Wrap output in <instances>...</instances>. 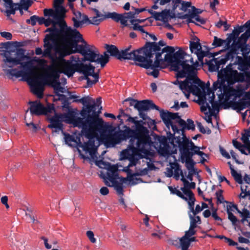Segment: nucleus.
Masks as SVG:
<instances>
[{
	"mask_svg": "<svg viewBox=\"0 0 250 250\" xmlns=\"http://www.w3.org/2000/svg\"><path fill=\"white\" fill-rule=\"evenodd\" d=\"M46 37H49V40L46 38L44 40L43 46L45 48L44 56L56 58V60L63 63L65 62L74 66V69L83 75V79L87 80L88 87L98 81V74L94 73L95 67L90 64L82 63L78 55L72 56L67 61L63 59L72 53H80L81 45H79L78 42L85 43L78 31L66 26L64 23V25H62L60 30L55 29L51 36Z\"/></svg>",
	"mask_w": 250,
	"mask_h": 250,
	"instance_id": "1",
	"label": "nucleus"
},
{
	"mask_svg": "<svg viewBox=\"0 0 250 250\" xmlns=\"http://www.w3.org/2000/svg\"><path fill=\"white\" fill-rule=\"evenodd\" d=\"M75 111L69 110L66 113L57 114L49 118L50 124L48 127L53 128V132H58L62 130V122L72 124L74 126L82 128V133L88 141L82 144L80 136L70 135L63 133L65 142L69 146H77L85 152L88 153L92 160H96L97 149L99 146V139H101L105 143L104 138L106 137V127L101 119H96L88 116L86 118L78 116Z\"/></svg>",
	"mask_w": 250,
	"mask_h": 250,
	"instance_id": "2",
	"label": "nucleus"
},
{
	"mask_svg": "<svg viewBox=\"0 0 250 250\" xmlns=\"http://www.w3.org/2000/svg\"><path fill=\"white\" fill-rule=\"evenodd\" d=\"M217 77V80L213 83V91L208 89L205 93L206 106H201L202 111L206 110L207 108L209 111L218 109L219 104L214 101L215 93L220 102L231 103L241 96L242 91L250 85V72L238 73L237 70H233L231 65L218 71ZM249 106L250 89L245 93L244 99L238 103V107L241 110Z\"/></svg>",
	"mask_w": 250,
	"mask_h": 250,
	"instance_id": "3",
	"label": "nucleus"
},
{
	"mask_svg": "<svg viewBox=\"0 0 250 250\" xmlns=\"http://www.w3.org/2000/svg\"><path fill=\"white\" fill-rule=\"evenodd\" d=\"M155 48L152 49V58L155 56V60L151 63V70H148L146 73L156 78L158 77L159 71L170 64L175 71L178 72V78L187 77L183 82L176 80L174 83H179V86L187 98L188 99L190 93L198 95L201 92L200 88L204 84L199 79L195 76L193 67L187 63L188 60L184 61L183 53L178 51L174 53V47L167 46L161 50L156 44L152 43Z\"/></svg>",
	"mask_w": 250,
	"mask_h": 250,
	"instance_id": "4",
	"label": "nucleus"
},
{
	"mask_svg": "<svg viewBox=\"0 0 250 250\" xmlns=\"http://www.w3.org/2000/svg\"><path fill=\"white\" fill-rule=\"evenodd\" d=\"M124 116L128 117L126 121L135 125V128L127 127L124 130L109 133L104 139L105 144L110 147L130 138L129 146L122 151L121 156L122 159L129 160V163L124 170L131 173L130 167L135 166L140 163L141 159L146 158L149 155L151 141L147 129L143 126V121H138L137 117H132L126 114Z\"/></svg>",
	"mask_w": 250,
	"mask_h": 250,
	"instance_id": "5",
	"label": "nucleus"
},
{
	"mask_svg": "<svg viewBox=\"0 0 250 250\" xmlns=\"http://www.w3.org/2000/svg\"><path fill=\"white\" fill-rule=\"evenodd\" d=\"M0 55L3 57V61L7 67H13L20 65V70L11 69L8 70V73L17 78L22 77L30 85L32 92L38 98H42L46 80L42 74L36 71V68L33 66V62H37L41 68L46 66L47 62L44 59L35 58L23 62L25 60L29 59V57L24 55L22 49L3 50Z\"/></svg>",
	"mask_w": 250,
	"mask_h": 250,
	"instance_id": "6",
	"label": "nucleus"
},
{
	"mask_svg": "<svg viewBox=\"0 0 250 250\" xmlns=\"http://www.w3.org/2000/svg\"><path fill=\"white\" fill-rule=\"evenodd\" d=\"M51 61V64L48 67L47 77L48 80H46V83L48 81L49 84L54 88L55 92L59 94V93H63L65 92V88L61 86L60 83L58 79L60 73H64L70 77L73 75L76 70L74 69V66L70 65L68 63L64 62V63L59 61L56 60V58H50Z\"/></svg>",
	"mask_w": 250,
	"mask_h": 250,
	"instance_id": "7",
	"label": "nucleus"
},
{
	"mask_svg": "<svg viewBox=\"0 0 250 250\" xmlns=\"http://www.w3.org/2000/svg\"><path fill=\"white\" fill-rule=\"evenodd\" d=\"M131 47L129 45L125 49L119 51L118 59L133 60L138 62L136 63L137 65L151 71L152 61L150 59L152 58V49L154 48L155 46L152 43H146L142 48L129 52Z\"/></svg>",
	"mask_w": 250,
	"mask_h": 250,
	"instance_id": "8",
	"label": "nucleus"
},
{
	"mask_svg": "<svg viewBox=\"0 0 250 250\" xmlns=\"http://www.w3.org/2000/svg\"><path fill=\"white\" fill-rule=\"evenodd\" d=\"M160 116L167 127L169 129L171 127L173 134L175 135L174 141L179 138L182 140L183 137H187L184 134L185 128L193 130L195 128L193 121L190 119L187 120V123L181 119L177 113H171L168 111H162Z\"/></svg>",
	"mask_w": 250,
	"mask_h": 250,
	"instance_id": "9",
	"label": "nucleus"
},
{
	"mask_svg": "<svg viewBox=\"0 0 250 250\" xmlns=\"http://www.w3.org/2000/svg\"><path fill=\"white\" fill-rule=\"evenodd\" d=\"M176 143L178 145L182 159L186 163L187 168L191 170L194 167V163L192 160L193 155L197 154L200 157L205 153L200 151V147L194 145V143L188 138L183 137L182 140L178 139Z\"/></svg>",
	"mask_w": 250,
	"mask_h": 250,
	"instance_id": "10",
	"label": "nucleus"
},
{
	"mask_svg": "<svg viewBox=\"0 0 250 250\" xmlns=\"http://www.w3.org/2000/svg\"><path fill=\"white\" fill-rule=\"evenodd\" d=\"M81 49L80 53H81L84 58L91 62H96L100 63L102 67H104L106 63L109 61V55L106 52L104 55H100L96 49L87 48L83 45H80Z\"/></svg>",
	"mask_w": 250,
	"mask_h": 250,
	"instance_id": "11",
	"label": "nucleus"
},
{
	"mask_svg": "<svg viewBox=\"0 0 250 250\" xmlns=\"http://www.w3.org/2000/svg\"><path fill=\"white\" fill-rule=\"evenodd\" d=\"M245 26L248 29L244 33L241 35L237 41H236L237 38L240 34L238 33L237 29L233 31L234 35L233 36L229 37L233 39L232 40L233 42L231 44V53L232 54H236V51L241 48L242 45L245 44L250 37V20L246 22Z\"/></svg>",
	"mask_w": 250,
	"mask_h": 250,
	"instance_id": "12",
	"label": "nucleus"
},
{
	"mask_svg": "<svg viewBox=\"0 0 250 250\" xmlns=\"http://www.w3.org/2000/svg\"><path fill=\"white\" fill-rule=\"evenodd\" d=\"M79 101L86 106L85 111L88 114V116L93 117L99 119L97 116L101 113L102 107L101 106L102 103L101 98L99 97L96 99V103L94 99L89 97H83Z\"/></svg>",
	"mask_w": 250,
	"mask_h": 250,
	"instance_id": "13",
	"label": "nucleus"
},
{
	"mask_svg": "<svg viewBox=\"0 0 250 250\" xmlns=\"http://www.w3.org/2000/svg\"><path fill=\"white\" fill-rule=\"evenodd\" d=\"M98 158L96 160H93L96 161V165L101 168L105 169L106 171L105 174L102 171L101 174H104L103 178L105 180V183H111L117 180L118 177V167L115 165H111L108 163H106L102 160L98 161Z\"/></svg>",
	"mask_w": 250,
	"mask_h": 250,
	"instance_id": "14",
	"label": "nucleus"
},
{
	"mask_svg": "<svg viewBox=\"0 0 250 250\" xmlns=\"http://www.w3.org/2000/svg\"><path fill=\"white\" fill-rule=\"evenodd\" d=\"M125 102L128 101L130 106H133L138 111H147L150 109H155L160 111L159 107L155 105L151 100L138 101L132 98H127L125 100Z\"/></svg>",
	"mask_w": 250,
	"mask_h": 250,
	"instance_id": "15",
	"label": "nucleus"
},
{
	"mask_svg": "<svg viewBox=\"0 0 250 250\" xmlns=\"http://www.w3.org/2000/svg\"><path fill=\"white\" fill-rule=\"evenodd\" d=\"M154 4L152 6L151 8L148 10V12L151 14L153 18L156 20L162 21L164 22H166L171 19L172 17L170 15L169 10L165 9L159 12L155 11L154 10L158 8V4L161 5L160 4L159 1H154Z\"/></svg>",
	"mask_w": 250,
	"mask_h": 250,
	"instance_id": "16",
	"label": "nucleus"
},
{
	"mask_svg": "<svg viewBox=\"0 0 250 250\" xmlns=\"http://www.w3.org/2000/svg\"><path fill=\"white\" fill-rule=\"evenodd\" d=\"M202 12V11L201 9L191 6V9L188 10V13L184 16V18L187 19L188 23L192 22L197 25L203 24L206 22V21L199 16Z\"/></svg>",
	"mask_w": 250,
	"mask_h": 250,
	"instance_id": "17",
	"label": "nucleus"
},
{
	"mask_svg": "<svg viewBox=\"0 0 250 250\" xmlns=\"http://www.w3.org/2000/svg\"><path fill=\"white\" fill-rule=\"evenodd\" d=\"M30 104V110L32 114L36 115H47L54 111V107L52 106L49 105L47 107H45L38 101L31 102Z\"/></svg>",
	"mask_w": 250,
	"mask_h": 250,
	"instance_id": "18",
	"label": "nucleus"
},
{
	"mask_svg": "<svg viewBox=\"0 0 250 250\" xmlns=\"http://www.w3.org/2000/svg\"><path fill=\"white\" fill-rule=\"evenodd\" d=\"M190 49L192 53L196 55L199 61L202 62L204 57L207 55V52L202 50L199 39H197L195 41L190 42Z\"/></svg>",
	"mask_w": 250,
	"mask_h": 250,
	"instance_id": "19",
	"label": "nucleus"
},
{
	"mask_svg": "<svg viewBox=\"0 0 250 250\" xmlns=\"http://www.w3.org/2000/svg\"><path fill=\"white\" fill-rule=\"evenodd\" d=\"M196 233L189 234L188 230L186 231L185 235L179 239V248H181V250H189L190 243L196 241V238L193 236Z\"/></svg>",
	"mask_w": 250,
	"mask_h": 250,
	"instance_id": "20",
	"label": "nucleus"
},
{
	"mask_svg": "<svg viewBox=\"0 0 250 250\" xmlns=\"http://www.w3.org/2000/svg\"><path fill=\"white\" fill-rule=\"evenodd\" d=\"M189 218L190 220V226L188 230V233L193 234L196 233V228H197L198 225L201 224V220L199 216L189 213Z\"/></svg>",
	"mask_w": 250,
	"mask_h": 250,
	"instance_id": "21",
	"label": "nucleus"
},
{
	"mask_svg": "<svg viewBox=\"0 0 250 250\" xmlns=\"http://www.w3.org/2000/svg\"><path fill=\"white\" fill-rule=\"evenodd\" d=\"M96 16H94L89 20V22L91 24L98 25L101 21L106 19H110L108 15L110 14V12H104V14L101 13L98 10L94 9Z\"/></svg>",
	"mask_w": 250,
	"mask_h": 250,
	"instance_id": "22",
	"label": "nucleus"
},
{
	"mask_svg": "<svg viewBox=\"0 0 250 250\" xmlns=\"http://www.w3.org/2000/svg\"><path fill=\"white\" fill-rule=\"evenodd\" d=\"M75 17H73L72 20L74 22V26L78 28L80 27L83 23L85 22L88 20V17L79 11H73Z\"/></svg>",
	"mask_w": 250,
	"mask_h": 250,
	"instance_id": "23",
	"label": "nucleus"
},
{
	"mask_svg": "<svg viewBox=\"0 0 250 250\" xmlns=\"http://www.w3.org/2000/svg\"><path fill=\"white\" fill-rule=\"evenodd\" d=\"M233 39L231 38H227L226 40H222L217 37H214V40L212 45L215 47L225 46V48L229 49L231 53V43Z\"/></svg>",
	"mask_w": 250,
	"mask_h": 250,
	"instance_id": "24",
	"label": "nucleus"
},
{
	"mask_svg": "<svg viewBox=\"0 0 250 250\" xmlns=\"http://www.w3.org/2000/svg\"><path fill=\"white\" fill-rule=\"evenodd\" d=\"M4 2V6L6 8H8L6 11L8 15L14 14L15 11L20 10L21 12L22 8L19 3H13L12 0H3Z\"/></svg>",
	"mask_w": 250,
	"mask_h": 250,
	"instance_id": "25",
	"label": "nucleus"
},
{
	"mask_svg": "<svg viewBox=\"0 0 250 250\" xmlns=\"http://www.w3.org/2000/svg\"><path fill=\"white\" fill-rule=\"evenodd\" d=\"M234 210H237L238 212L241 214V217L243 218L242 219V222H244L245 221H248L247 219L248 218H250V212L247 209H243L242 211L238 210L236 206L232 205V206H228L227 208V213L229 214V212L232 213V211H234Z\"/></svg>",
	"mask_w": 250,
	"mask_h": 250,
	"instance_id": "26",
	"label": "nucleus"
},
{
	"mask_svg": "<svg viewBox=\"0 0 250 250\" xmlns=\"http://www.w3.org/2000/svg\"><path fill=\"white\" fill-rule=\"evenodd\" d=\"M108 17L116 22L120 21L121 23L124 26L127 25L128 19L127 17L124 15L123 14H118L115 12H110V14L108 15Z\"/></svg>",
	"mask_w": 250,
	"mask_h": 250,
	"instance_id": "27",
	"label": "nucleus"
},
{
	"mask_svg": "<svg viewBox=\"0 0 250 250\" xmlns=\"http://www.w3.org/2000/svg\"><path fill=\"white\" fill-rule=\"evenodd\" d=\"M158 152L164 157H168L171 154L170 147L168 144L162 143L158 149Z\"/></svg>",
	"mask_w": 250,
	"mask_h": 250,
	"instance_id": "28",
	"label": "nucleus"
},
{
	"mask_svg": "<svg viewBox=\"0 0 250 250\" xmlns=\"http://www.w3.org/2000/svg\"><path fill=\"white\" fill-rule=\"evenodd\" d=\"M195 201V199L192 198V199H190V201H189L188 203V208L191 212L194 215H196L203 210L201 206L200 205H197L195 208H194V203Z\"/></svg>",
	"mask_w": 250,
	"mask_h": 250,
	"instance_id": "29",
	"label": "nucleus"
},
{
	"mask_svg": "<svg viewBox=\"0 0 250 250\" xmlns=\"http://www.w3.org/2000/svg\"><path fill=\"white\" fill-rule=\"evenodd\" d=\"M241 193L239 195L241 198H245L246 197L250 195V184L247 183H242L240 184Z\"/></svg>",
	"mask_w": 250,
	"mask_h": 250,
	"instance_id": "30",
	"label": "nucleus"
},
{
	"mask_svg": "<svg viewBox=\"0 0 250 250\" xmlns=\"http://www.w3.org/2000/svg\"><path fill=\"white\" fill-rule=\"evenodd\" d=\"M105 185L109 187H114L118 194H119V195L123 194V184L119 183L117 181V180L114 181H112L109 183L105 182Z\"/></svg>",
	"mask_w": 250,
	"mask_h": 250,
	"instance_id": "31",
	"label": "nucleus"
},
{
	"mask_svg": "<svg viewBox=\"0 0 250 250\" xmlns=\"http://www.w3.org/2000/svg\"><path fill=\"white\" fill-rule=\"evenodd\" d=\"M55 10L54 12L56 16V20L62 18L65 13L64 8L62 5L54 6Z\"/></svg>",
	"mask_w": 250,
	"mask_h": 250,
	"instance_id": "32",
	"label": "nucleus"
},
{
	"mask_svg": "<svg viewBox=\"0 0 250 250\" xmlns=\"http://www.w3.org/2000/svg\"><path fill=\"white\" fill-rule=\"evenodd\" d=\"M106 49L107 50V52L109 53H110V55L112 56H114L116 57L117 58H118L119 54V51L118 50V48L113 45H106Z\"/></svg>",
	"mask_w": 250,
	"mask_h": 250,
	"instance_id": "33",
	"label": "nucleus"
},
{
	"mask_svg": "<svg viewBox=\"0 0 250 250\" xmlns=\"http://www.w3.org/2000/svg\"><path fill=\"white\" fill-rule=\"evenodd\" d=\"M181 190L183 192L184 195L187 197V200H185L187 201L188 203L190 201V199L194 198V194L187 187L184 186L183 187L181 188Z\"/></svg>",
	"mask_w": 250,
	"mask_h": 250,
	"instance_id": "34",
	"label": "nucleus"
},
{
	"mask_svg": "<svg viewBox=\"0 0 250 250\" xmlns=\"http://www.w3.org/2000/svg\"><path fill=\"white\" fill-rule=\"evenodd\" d=\"M172 165L174 166V168L173 169V175L176 180H178L180 178V176L184 175L182 170L180 168L179 165L176 163H172Z\"/></svg>",
	"mask_w": 250,
	"mask_h": 250,
	"instance_id": "35",
	"label": "nucleus"
},
{
	"mask_svg": "<svg viewBox=\"0 0 250 250\" xmlns=\"http://www.w3.org/2000/svg\"><path fill=\"white\" fill-rule=\"evenodd\" d=\"M44 24H45V26H46V27L49 26L51 24H52L53 25V27L52 28H48L47 29L46 31H51V33L49 35H46V36H47V35H48L49 36H51V34L54 30L58 29L57 28L55 27V23H54V21L49 18L45 20V22L44 23ZM46 38L47 39V40H49V38L47 37H45V38L44 39V40Z\"/></svg>",
	"mask_w": 250,
	"mask_h": 250,
	"instance_id": "36",
	"label": "nucleus"
},
{
	"mask_svg": "<svg viewBox=\"0 0 250 250\" xmlns=\"http://www.w3.org/2000/svg\"><path fill=\"white\" fill-rule=\"evenodd\" d=\"M219 68V62L216 60H212L209 63V69L210 71H218Z\"/></svg>",
	"mask_w": 250,
	"mask_h": 250,
	"instance_id": "37",
	"label": "nucleus"
},
{
	"mask_svg": "<svg viewBox=\"0 0 250 250\" xmlns=\"http://www.w3.org/2000/svg\"><path fill=\"white\" fill-rule=\"evenodd\" d=\"M183 182L184 186H185L189 189L191 188H195V183L194 182L189 183L188 180L186 179L184 175H182V177L181 179Z\"/></svg>",
	"mask_w": 250,
	"mask_h": 250,
	"instance_id": "38",
	"label": "nucleus"
},
{
	"mask_svg": "<svg viewBox=\"0 0 250 250\" xmlns=\"http://www.w3.org/2000/svg\"><path fill=\"white\" fill-rule=\"evenodd\" d=\"M232 176L234 178L235 180L239 184H242L243 182L242 176L240 174L237 172L234 169H232L231 172Z\"/></svg>",
	"mask_w": 250,
	"mask_h": 250,
	"instance_id": "39",
	"label": "nucleus"
},
{
	"mask_svg": "<svg viewBox=\"0 0 250 250\" xmlns=\"http://www.w3.org/2000/svg\"><path fill=\"white\" fill-rule=\"evenodd\" d=\"M190 2H186L181 0V6L179 7V10L183 11H186L187 9L191 7Z\"/></svg>",
	"mask_w": 250,
	"mask_h": 250,
	"instance_id": "40",
	"label": "nucleus"
},
{
	"mask_svg": "<svg viewBox=\"0 0 250 250\" xmlns=\"http://www.w3.org/2000/svg\"><path fill=\"white\" fill-rule=\"evenodd\" d=\"M27 211H28V212H25V216H26L27 220L28 221H31L33 223H35V224L38 223V222H39L38 220L35 219L34 216L31 214L30 210L28 209Z\"/></svg>",
	"mask_w": 250,
	"mask_h": 250,
	"instance_id": "41",
	"label": "nucleus"
},
{
	"mask_svg": "<svg viewBox=\"0 0 250 250\" xmlns=\"http://www.w3.org/2000/svg\"><path fill=\"white\" fill-rule=\"evenodd\" d=\"M174 168V166L172 165V163H170L169 167H167L166 171L165 172V175L168 177H170L173 175V169Z\"/></svg>",
	"mask_w": 250,
	"mask_h": 250,
	"instance_id": "42",
	"label": "nucleus"
},
{
	"mask_svg": "<svg viewBox=\"0 0 250 250\" xmlns=\"http://www.w3.org/2000/svg\"><path fill=\"white\" fill-rule=\"evenodd\" d=\"M44 14L45 16H49L53 17L55 19H56V16L55 15L54 10L45 9L44 10Z\"/></svg>",
	"mask_w": 250,
	"mask_h": 250,
	"instance_id": "43",
	"label": "nucleus"
},
{
	"mask_svg": "<svg viewBox=\"0 0 250 250\" xmlns=\"http://www.w3.org/2000/svg\"><path fill=\"white\" fill-rule=\"evenodd\" d=\"M86 236L92 243H95L96 242V239L94 237V233L91 230H88L86 232Z\"/></svg>",
	"mask_w": 250,
	"mask_h": 250,
	"instance_id": "44",
	"label": "nucleus"
},
{
	"mask_svg": "<svg viewBox=\"0 0 250 250\" xmlns=\"http://www.w3.org/2000/svg\"><path fill=\"white\" fill-rule=\"evenodd\" d=\"M38 19V16L34 15L31 16L29 19L26 20V22L28 23H30L32 25H35L37 22V19Z\"/></svg>",
	"mask_w": 250,
	"mask_h": 250,
	"instance_id": "45",
	"label": "nucleus"
},
{
	"mask_svg": "<svg viewBox=\"0 0 250 250\" xmlns=\"http://www.w3.org/2000/svg\"><path fill=\"white\" fill-rule=\"evenodd\" d=\"M228 218L232 222L233 225H235L238 222L237 218L232 213L229 212Z\"/></svg>",
	"mask_w": 250,
	"mask_h": 250,
	"instance_id": "46",
	"label": "nucleus"
},
{
	"mask_svg": "<svg viewBox=\"0 0 250 250\" xmlns=\"http://www.w3.org/2000/svg\"><path fill=\"white\" fill-rule=\"evenodd\" d=\"M172 3V10L175 11L177 7H180L181 0H171Z\"/></svg>",
	"mask_w": 250,
	"mask_h": 250,
	"instance_id": "47",
	"label": "nucleus"
},
{
	"mask_svg": "<svg viewBox=\"0 0 250 250\" xmlns=\"http://www.w3.org/2000/svg\"><path fill=\"white\" fill-rule=\"evenodd\" d=\"M0 34L2 37L5 38L6 40H10L12 38V35L10 32H1Z\"/></svg>",
	"mask_w": 250,
	"mask_h": 250,
	"instance_id": "48",
	"label": "nucleus"
},
{
	"mask_svg": "<svg viewBox=\"0 0 250 250\" xmlns=\"http://www.w3.org/2000/svg\"><path fill=\"white\" fill-rule=\"evenodd\" d=\"M189 61H190V62L191 63V65L189 64V65L193 67L194 70L195 71V76L197 77L196 74L195 68L198 66L199 63H198V62L197 61H196L195 62H194V61H193V59L192 58H191L190 59Z\"/></svg>",
	"mask_w": 250,
	"mask_h": 250,
	"instance_id": "49",
	"label": "nucleus"
},
{
	"mask_svg": "<svg viewBox=\"0 0 250 250\" xmlns=\"http://www.w3.org/2000/svg\"><path fill=\"white\" fill-rule=\"evenodd\" d=\"M41 239L43 241L44 245L46 249H50L52 248V246L49 244L48 243V239L44 236L41 237Z\"/></svg>",
	"mask_w": 250,
	"mask_h": 250,
	"instance_id": "50",
	"label": "nucleus"
},
{
	"mask_svg": "<svg viewBox=\"0 0 250 250\" xmlns=\"http://www.w3.org/2000/svg\"><path fill=\"white\" fill-rule=\"evenodd\" d=\"M26 125L27 126H28L29 128L33 132H36L37 130V125L33 123L32 122L30 123H26Z\"/></svg>",
	"mask_w": 250,
	"mask_h": 250,
	"instance_id": "51",
	"label": "nucleus"
},
{
	"mask_svg": "<svg viewBox=\"0 0 250 250\" xmlns=\"http://www.w3.org/2000/svg\"><path fill=\"white\" fill-rule=\"evenodd\" d=\"M0 201L1 203L4 205L7 208H9V206L7 203L8 197L6 196H2L0 199Z\"/></svg>",
	"mask_w": 250,
	"mask_h": 250,
	"instance_id": "52",
	"label": "nucleus"
},
{
	"mask_svg": "<svg viewBox=\"0 0 250 250\" xmlns=\"http://www.w3.org/2000/svg\"><path fill=\"white\" fill-rule=\"evenodd\" d=\"M220 152L223 156L227 159H229L230 156L229 154L223 148H220Z\"/></svg>",
	"mask_w": 250,
	"mask_h": 250,
	"instance_id": "53",
	"label": "nucleus"
},
{
	"mask_svg": "<svg viewBox=\"0 0 250 250\" xmlns=\"http://www.w3.org/2000/svg\"><path fill=\"white\" fill-rule=\"evenodd\" d=\"M118 244L123 247H126L128 245V241L124 239H120L118 241Z\"/></svg>",
	"mask_w": 250,
	"mask_h": 250,
	"instance_id": "54",
	"label": "nucleus"
},
{
	"mask_svg": "<svg viewBox=\"0 0 250 250\" xmlns=\"http://www.w3.org/2000/svg\"><path fill=\"white\" fill-rule=\"evenodd\" d=\"M44 49H45V47H44ZM44 51H42V49L41 48L38 47V48H36L35 53L37 55H40L42 54L43 56L45 57V56H44ZM47 57H48L49 58H50L48 56H47Z\"/></svg>",
	"mask_w": 250,
	"mask_h": 250,
	"instance_id": "55",
	"label": "nucleus"
},
{
	"mask_svg": "<svg viewBox=\"0 0 250 250\" xmlns=\"http://www.w3.org/2000/svg\"><path fill=\"white\" fill-rule=\"evenodd\" d=\"M100 192L102 195H106L108 193L109 190L107 188L104 187L100 189Z\"/></svg>",
	"mask_w": 250,
	"mask_h": 250,
	"instance_id": "56",
	"label": "nucleus"
},
{
	"mask_svg": "<svg viewBox=\"0 0 250 250\" xmlns=\"http://www.w3.org/2000/svg\"><path fill=\"white\" fill-rule=\"evenodd\" d=\"M225 242L228 243L229 246H237V243L233 241L232 239L228 238H225Z\"/></svg>",
	"mask_w": 250,
	"mask_h": 250,
	"instance_id": "57",
	"label": "nucleus"
},
{
	"mask_svg": "<svg viewBox=\"0 0 250 250\" xmlns=\"http://www.w3.org/2000/svg\"><path fill=\"white\" fill-rule=\"evenodd\" d=\"M147 43H154V44H156L160 48V49L162 50L163 49H161V46H164L166 45V42L163 41H160L158 43H156V42H147Z\"/></svg>",
	"mask_w": 250,
	"mask_h": 250,
	"instance_id": "58",
	"label": "nucleus"
},
{
	"mask_svg": "<svg viewBox=\"0 0 250 250\" xmlns=\"http://www.w3.org/2000/svg\"><path fill=\"white\" fill-rule=\"evenodd\" d=\"M197 125L198 128L199 129L200 131L202 133H206V130L201 123L197 122Z\"/></svg>",
	"mask_w": 250,
	"mask_h": 250,
	"instance_id": "59",
	"label": "nucleus"
},
{
	"mask_svg": "<svg viewBox=\"0 0 250 250\" xmlns=\"http://www.w3.org/2000/svg\"><path fill=\"white\" fill-rule=\"evenodd\" d=\"M233 145L236 148L238 149H239L241 147H242V146H243V145H242L240 143L235 140L233 141Z\"/></svg>",
	"mask_w": 250,
	"mask_h": 250,
	"instance_id": "60",
	"label": "nucleus"
},
{
	"mask_svg": "<svg viewBox=\"0 0 250 250\" xmlns=\"http://www.w3.org/2000/svg\"><path fill=\"white\" fill-rule=\"evenodd\" d=\"M175 194L177 195L178 196L184 199V200H187V197H185V196L178 189L176 191Z\"/></svg>",
	"mask_w": 250,
	"mask_h": 250,
	"instance_id": "61",
	"label": "nucleus"
},
{
	"mask_svg": "<svg viewBox=\"0 0 250 250\" xmlns=\"http://www.w3.org/2000/svg\"><path fill=\"white\" fill-rule=\"evenodd\" d=\"M211 216L215 220L221 221V218L217 215L216 210L213 211Z\"/></svg>",
	"mask_w": 250,
	"mask_h": 250,
	"instance_id": "62",
	"label": "nucleus"
},
{
	"mask_svg": "<svg viewBox=\"0 0 250 250\" xmlns=\"http://www.w3.org/2000/svg\"><path fill=\"white\" fill-rule=\"evenodd\" d=\"M135 20H131L130 21V22L131 24L133 25V26L132 27V29L135 30H137L138 29V27L140 26L136 23H135Z\"/></svg>",
	"mask_w": 250,
	"mask_h": 250,
	"instance_id": "63",
	"label": "nucleus"
},
{
	"mask_svg": "<svg viewBox=\"0 0 250 250\" xmlns=\"http://www.w3.org/2000/svg\"><path fill=\"white\" fill-rule=\"evenodd\" d=\"M238 241L240 243L246 244L249 243L250 242V241L248 239L243 237L242 236H240L238 238Z\"/></svg>",
	"mask_w": 250,
	"mask_h": 250,
	"instance_id": "64",
	"label": "nucleus"
}]
</instances>
